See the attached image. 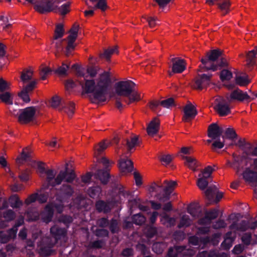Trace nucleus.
<instances>
[{"instance_id": "nucleus-1", "label": "nucleus", "mask_w": 257, "mask_h": 257, "mask_svg": "<svg viewBox=\"0 0 257 257\" xmlns=\"http://www.w3.org/2000/svg\"><path fill=\"white\" fill-rule=\"evenodd\" d=\"M80 83L84 92L89 94V97L91 102L100 104L106 101L108 87L110 83V74L105 72L102 74L96 84L93 80H86L84 75L78 72Z\"/></svg>"}, {"instance_id": "nucleus-2", "label": "nucleus", "mask_w": 257, "mask_h": 257, "mask_svg": "<svg viewBox=\"0 0 257 257\" xmlns=\"http://www.w3.org/2000/svg\"><path fill=\"white\" fill-rule=\"evenodd\" d=\"M46 182L48 185L55 186L60 184L63 181L68 183L72 182L75 178V174L73 171H60L56 176V171L54 170L49 169L45 172Z\"/></svg>"}, {"instance_id": "nucleus-3", "label": "nucleus", "mask_w": 257, "mask_h": 257, "mask_svg": "<svg viewBox=\"0 0 257 257\" xmlns=\"http://www.w3.org/2000/svg\"><path fill=\"white\" fill-rule=\"evenodd\" d=\"M201 64L199 66L198 72H204L209 70L215 71L218 69L228 65L226 58H221L218 62H214L206 55L200 59Z\"/></svg>"}, {"instance_id": "nucleus-4", "label": "nucleus", "mask_w": 257, "mask_h": 257, "mask_svg": "<svg viewBox=\"0 0 257 257\" xmlns=\"http://www.w3.org/2000/svg\"><path fill=\"white\" fill-rule=\"evenodd\" d=\"M59 3L58 0H42L40 2L36 0L34 3L32 4L34 5V9L37 12L41 14H46L56 12Z\"/></svg>"}, {"instance_id": "nucleus-5", "label": "nucleus", "mask_w": 257, "mask_h": 257, "mask_svg": "<svg viewBox=\"0 0 257 257\" xmlns=\"http://www.w3.org/2000/svg\"><path fill=\"white\" fill-rule=\"evenodd\" d=\"M55 241L50 237H43L38 245V251L40 256L47 257L54 254L55 250L53 249Z\"/></svg>"}, {"instance_id": "nucleus-6", "label": "nucleus", "mask_w": 257, "mask_h": 257, "mask_svg": "<svg viewBox=\"0 0 257 257\" xmlns=\"http://www.w3.org/2000/svg\"><path fill=\"white\" fill-rule=\"evenodd\" d=\"M232 156L233 162H231L229 160H227V165L232 168L237 173H238L245 166H247L249 159L246 154H244V153H243L242 155L233 154Z\"/></svg>"}, {"instance_id": "nucleus-7", "label": "nucleus", "mask_w": 257, "mask_h": 257, "mask_svg": "<svg viewBox=\"0 0 257 257\" xmlns=\"http://www.w3.org/2000/svg\"><path fill=\"white\" fill-rule=\"evenodd\" d=\"M135 86V83L131 80L118 82L115 85V95L125 98L127 95L133 92Z\"/></svg>"}, {"instance_id": "nucleus-8", "label": "nucleus", "mask_w": 257, "mask_h": 257, "mask_svg": "<svg viewBox=\"0 0 257 257\" xmlns=\"http://www.w3.org/2000/svg\"><path fill=\"white\" fill-rule=\"evenodd\" d=\"M79 30V26L75 24L69 32V34L67 37V45L65 51V54L67 56H70L75 49L76 45L74 42L78 36Z\"/></svg>"}, {"instance_id": "nucleus-9", "label": "nucleus", "mask_w": 257, "mask_h": 257, "mask_svg": "<svg viewBox=\"0 0 257 257\" xmlns=\"http://www.w3.org/2000/svg\"><path fill=\"white\" fill-rule=\"evenodd\" d=\"M36 109L34 107H28L19 110L18 121L22 124H26L35 119Z\"/></svg>"}, {"instance_id": "nucleus-10", "label": "nucleus", "mask_w": 257, "mask_h": 257, "mask_svg": "<svg viewBox=\"0 0 257 257\" xmlns=\"http://www.w3.org/2000/svg\"><path fill=\"white\" fill-rule=\"evenodd\" d=\"M163 184L165 185L163 189L164 193L161 195L158 193L156 195L157 199L161 202H165L169 200L170 194L177 186V182L172 180H165L164 181Z\"/></svg>"}, {"instance_id": "nucleus-11", "label": "nucleus", "mask_w": 257, "mask_h": 257, "mask_svg": "<svg viewBox=\"0 0 257 257\" xmlns=\"http://www.w3.org/2000/svg\"><path fill=\"white\" fill-rule=\"evenodd\" d=\"M55 207L59 213L62 211L63 205H54L53 204H48L41 213V218L46 223L50 222L53 215V208Z\"/></svg>"}, {"instance_id": "nucleus-12", "label": "nucleus", "mask_w": 257, "mask_h": 257, "mask_svg": "<svg viewBox=\"0 0 257 257\" xmlns=\"http://www.w3.org/2000/svg\"><path fill=\"white\" fill-rule=\"evenodd\" d=\"M37 83V80H32L29 84L24 85L21 91L18 93V96L25 102L30 101L29 95L36 87Z\"/></svg>"}, {"instance_id": "nucleus-13", "label": "nucleus", "mask_w": 257, "mask_h": 257, "mask_svg": "<svg viewBox=\"0 0 257 257\" xmlns=\"http://www.w3.org/2000/svg\"><path fill=\"white\" fill-rule=\"evenodd\" d=\"M74 193V190L70 185L64 184L56 192L57 199L64 201L69 198Z\"/></svg>"}, {"instance_id": "nucleus-14", "label": "nucleus", "mask_w": 257, "mask_h": 257, "mask_svg": "<svg viewBox=\"0 0 257 257\" xmlns=\"http://www.w3.org/2000/svg\"><path fill=\"white\" fill-rule=\"evenodd\" d=\"M211 77L212 75H199L194 80L193 87L197 90H202L206 88L210 83Z\"/></svg>"}, {"instance_id": "nucleus-15", "label": "nucleus", "mask_w": 257, "mask_h": 257, "mask_svg": "<svg viewBox=\"0 0 257 257\" xmlns=\"http://www.w3.org/2000/svg\"><path fill=\"white\" fill-rule=\"evenodd\" d=\"M172 63V71L169 72L170 76L173 73H181L186 69V62L184 59L179 57L171 59Z\"/></svg>"}, {"instance_id": "nucleus-16", "label": "nucleus", "mask_w": 257, "mask_h": 257, "mask_svg": "<svg viewBox=\"0 0 257 257\" xmlns=\"http://www.w3.org/2000/svg\"><path fill=\"white\" fill-rule=\"evenodd\" d=\"M18 229L14 227L10 229L0 231V243H6L12 239H14L17 235Z\"/></svg>"}, {"instance_id": "nucleus-17", "label": "nucleus", "mask_w": 257, "mask_h": 257, "mask_svg": "<svg viewBox=\"0 0 257 257\" xmlns=\"http://www.w3.org/2000/svg\"><path fill=\"white\" fill-rule=\"evenodd\" d=\"M183 120L187 122L194 118L197 113L195 106L188 102L183 108Z\"/></svg>"}, {"instance_id": "nucleus-18", "label": "nucleus", "mask_w": 257, "mask_h": 257, "mask_svg": "<svg viewBox=\"0 0 257 257\" xmlns=\"http://www.w3.org/2000/svg\"><path fill=\"white\" fill-rule=\"evenodd\" d=\"M226 98L228 101L231 102L234 100L242 101L250 99V97L246 92H244L239 89H236L232 91Z\"/></svg>"}, {"instance_id": "nucleus-19", "label": "nucleus", "mask_w": 257, "mask_h": 257, "mask_svg": "<svg viewBox=\"0 0 257 257\" xmlns=\"http://www.w3.org/2000/svg\"><path fill=\"white\" fill-rule=\"evenodd\" d=\"M223 131L222 127L219 126L217 123H213L208 126L207 136L212 140H215L221 136Z\"/></svg>"}, {"instance_id": "nucleus-20", "label": "nucleus", "mask_w": 257, "mask_h": 257, "mask_svg": "<svg viewBox=\"0 0 257 257\" xmlns=\"http://www.w3.org/2000/svg\"><path fill=\"white\" fill-rule=\"evenodd\" d=\"M50 232L52 236L50 238L52 239V241H55V244L59 239L64 238L66 235V230L60 227L57 225H55L51 228Z\"/></svg>"}, {"instance_id": "nucleus-21", "label": "nucleus", "mask_w": 257, "mask_h": 257, "mask_svg": "<svg viewBox=\"0 0 257 257\" xmlns=\"http://www.w3.org/2000/svg\"><path fill=\"white\" fill-rule=\"evenodd\" d=\"M160 120L155 117L148 124L147 127V132L148 135L150 137H154L157 134L160 128Z\"/></svg>"}, {"instance_id": "nucleus-22", "label": "nucleus", "mask_w": 257, "mask_h": 257, "mask_svg": "<svg viewBox=\"0 0 257 257\" xmlns=\"http://www.w3.org/2000/svg\"><path fill=\"white\" fill-rule=\"evenodd\" d=\"M242 177L245 182L254 184L257 181V172L251 170L250 168H246L242 173Z\"/></svg>"}, {"instance_id": "nucleus-23", "label": "nucleus", "mask_w": 257, "mask_h": 257, "mask_svg": "<svg viewBox=\"0 0 257 257\" xmlns=\"http://www.w3.org/2000/svg\"><path fill=\"white\" fill-rule=\"evenodd\" d=\"M256 227H257V220L252 223L249 226L247 225L246 222L245 221H242L240 223L238 224L236 223H233L230 226V228L231 230H236L239 231H245L248 228H250L252 229H254ZM255 236L257 238V234H255Z\"/></svg>"}, {"instance_id": "nucleus-24", "label": "nucleus", "mask_w": 257, "mask_h": 257, "mask_svg": "<svg viewBox=\"0 0 257 257\" xmlns=\"http://www.w3.org/2000/svg\"><path fill=\"white\" fill-rule=\"evenodd\" d=\"M218 214V210L216 209H213L207 212L206 213L205 217L199 220V223L201 225H209L212 219L217 217Z\"/></svg>"}, {"instance_id": "nucleus-25", "label": "nucleus", "mask_w": 257, "mask_h": 257, "mask_svg": "<svg viewBox=\"0 0 257 257\" xmlns=\"http://www.w3.org/2000/svg\"><path fill=\"white\" fill-rule=\"evenodd\" d=\"M119 168L121 172H130L133 169V162L127 159H121L119 162Z\"/></svg>"}, {"instance_id": "nucleus-26", "label": "nucleus", "mask_w": 257, "mask_h": 257, "mask_svg": "<svg viewBox=\"0 0 257 257\" xmlns=\"http://www.w3.org/2000/svg\"><path fill=\"white\" fill-rule=\"evenodd\" d=\"M214 108L220 116L227 115L230 113L229 106L222 102H217Z\"/></svg>"}, {"instance_id": "nucleus-27", "label": "nucleus", "mask_w": 257, "mask_h": 257, "mask_svg": "<svg viewBox=\"0 0 257 257\" xmlns=\"http://www.w3.org/2000/svg\"><path fill=\"white\" fill-rule=\"evenodd\" d=\"M189 251L184 246H176L170 248L168 253V257H176L179 255H185Z\"/></svg>"}, {"instance_id": "nucleus-28", "label": "nucleus", "mask_w": 257, "mask_h": 257, "mask_svg": "<svg viewBox=\"0 0 257 257\" xmlns=\"http://www.w3.org/2000/svg\"><path fill=\"white\" fill-rule=\"evenodd\" d=\"M182 158L185 160L184 164L190 169L195 171L196 168L199 166V163L193 157L182 156Z\"/></svg>"}, {"instance_id": "nucleus-29", "label": "nucleus", "mask_w": 257, "mask_h": 257, "mask_svg": "<svg viewBox=\"0 0 257 257\" xmlns=\"http://www.w3.org/2000/svg\"><path fill=\"white\" fill-rule=\"evenodd\" d=\"M16 217V214L11 209L5 211H0V221L9 222L14 220Z\"/></svg>"}, {"instance_id": "nucleus-30", "label": "nucleus", "mask_w": 257, "mask_h": 257, "mask_svg": "<svg viewBox=\"0 0 257 257\" xmlns=\"http://www.w3.org/2000/svg\"><path fill=\"white\" fill-rule=\"evenodd\" d=\"M235 237L234 232L232 231L227 232L225 236L224 241L221 244L222 247L225 249H229L232 246Z\"/></svg>"}, {"instance_id": "nucleus-31", "label": "nucleus", "mask_w": 257, "mask_h": 257, "mask_svg": "<svg viewBox=\"0 0 257 257\" xmlns=\"http://www.w3.org/2000/svg\"><path fill=\"white\" fill-rule=\"evenodd\" d=\"M205 55L214 62H218L223 56L222 51L219 49H214L206 52Z\"/></svg>"}, {"instance_id": "nucleus-32", "label": "nucleus", "mask_w": 257, "mask_h": 257, "mask_svg": "<svg viewBox=\"0 0 257 257\" xmlns=\"http://www.w3.org/2000/svg\"><path fill=\"white\" fill-rule=\"evenodd\" d=\"M257 55V46L255 47L254 49L246 52V57L247 61V66L248 67L252 66L255 64L254 59Z\"/></svg>"}, {"instance_id": "nucleus-33", "label": "nucleus", "mask_w": 257, "mask_h": 257, "mask_svg": "<svg viewBox=\"0 0 257 257\" xmlns=\"http://www.w3.org/2000/svg\"><path fill=\"white\" fill-rule=\"evenodd\" d=\"M217 191L218 189L215 186H209L205 191V195L210 202H212L214 200Z\"/></svg>"}, {"instance_id": "nucleus-34", "label": "nucleus", "mask_w": 257, "mask_h": 257, "mask_svg": "<svg viewBox=\"0 0 257 257\" xmlns=\"http://www.w3.org/2000/svg\"><path fill=\"white\" fill-rule=\"evenodd\" d=\"M161 223L167 227H171L175 224L176 219L173 217H170L166 213L161 214Z\"/></svg>"}, {"instance_id": "nucleus-35", "label": "nucleus", "mask_w": 257, "mask_h": 257, "mask_svg": "<svg viewBox=\"0 0 257 257\" xmlns=\"http://www.w3.org/2000/svg\"><path fill=\"white\" fill-rule=\"evenodd\" d=\"M94 175L95 178H98L103 184H106L108 181L109 175L107 170H99Z\"/></svg>"}, {"instance_id": "nucleus-36", "label": "nucleus", "mask_w": 257, "mask_h": 257, "mask_svg": "<svg viewBox=\"0 0 257 257\" xmlns=\"http://www.w3.org/2000/svg\"><path fill=\"white\" fill-rule=\"evenodd\" d=\"M96 209L99 212H108L111 208V204L106 203L103 201H98L96 203Z\"/></svg>"}, {"instance_id": "nucleus-37", "label": "nucleus", "mask_w": 257, "mask_h": 257, "mask_svg": "<svg viewBox=\"0 0 257 257\" xmlns=\"http://www.w3.org/2000/svg\"><path fill=\"white\" fill-rule=\"evenodd\" d=\"M110 143L106 141H103L100 142L94 147V155L95 157L101 154L109 145Z\"/></svg>"}, {"instance_id": "nucleus-38", "label": "nucleus", "mask_w": 257, "mask_h": 257, "mask_svg": "<svg viewBox=\"0 0 257 257\" xmlns=\"http://www.w3.org/2000/svg\"><path fill=\"white\" fill-rule=\"evenodd\" d=\"M59 110H63L68 117H71L74 113L75 104L72 102H69L67 103H65L63 107L59 108Z\"/></svg>"}, {"instance_id": "nucleus-39", "label": "nucleus", "mask_w": 257, "mask_h": 257, "mask_svg": "<svg viewBox=\"0 0 257 257\" xmlns=\"http://www.w3.org/2000/svg\"><path fill=\"white\" fill-rule=\"evenodd\" d=\"M33 71L31 69L23 70L21 73V79L23 83H26L32 79Z\"/></svg>"}, {"instance_id": "nucleus-40", "label": "nucleus", "mask_w": 257, "mask_h": 257, "mask_svg": "<svg viewBox=\"0 0 257 257\" xmlns=\"http://www.w3.org/2000/svg\"><path fill=\"white\" fill-rule=\"evenodd\" d=\"M115 53L116 54L118 53L117 46L105 50L103 54H100V57L105 58L107 61H109L111 55Z\"/></svg>"}, {"instance_id": "nucleus-41", "label": "nucleus", "mask_w": 257, "mask_h": 257, "mask_svg": "<svg viewBox=\"0 0 257 257\" xmlns=\"http://www.w3.org/2000/svg\"><path fill=\"white\" fill-rule=\"evenodd\" d=\"M0 99L6 104H13L12 95L8 91L0 92Z\"/></svg>"}, {"instance_id": "nucleus-42", "label": "nucleus", "mask_w": 257, "mask_h": 257, "mask_svg": "<svg viewBox=\"0 0 257 257\" xmlns=\"http://www.w3.org/2000/svg\"><path fill=\"white\" fill-rule=\"evenodd\" d=\"M64 33L65 30L63 25L62 24H58L56 26L53 38L55 39H60L63 37Z\"/></svg>"}, {"instance_id": "nucleus-43", "label": "nucleus", "mask_w": 257, "mask_h": 257, "mask_svg": "<svg viewBox=\"0 0 257 257\" xmlns=\"http://www.w3.org/2000/svg\"><path fill=\"white\" fill-rule=\"evenodd\" d=\"M9 202L11 206L13 208H20L22 205L23 202L20 200L17 195L12 196L9 199Z\"/></svg>"}, {"instance_id": "nucleus-44", "label": "nucleus", "mask_w": 257, "mask_h": 257, "mask_svg": "<svg viewBox=\"0 0 257 257\" xmlns=\"http://www.w3.org/2000/svg\"><path fill=\"white\" fill-rule=\"evenodd\" d=\"M31 153L32 151L29 147L24 148L21 153V156L17 159V161L19 163H21V160H27L30 157H31Z\"/></svg>"}, {"instance_id": "nucleus-45", "label": "nucleus", "mask_w": 257, "mask_h": 257, "mask_svg": "<svg viewBox=\"0 0 257 257\" xmlns=\"http://www.w3.org/2000/svg\"><path fill=\"white\" fill-rule=\"evenodd\" d=\"M127 98L128 99V103H132L134 101H138L141 99V96L140 93L138 92H134L133 90L132 92H131L129 95L125 97V98Z\"/></svg>"}, {"instance_id": "nucleus-46", "label": "nucleus", "mask_w": 257, "mask_h": 257, "mask_svg": "<svg viewBox=\"0 0 257 257\" xmlns=\"http://www.w3.org/2000/svg\"><path fill=\"white\" fill-rule=\"evenodd\" d=\"M192 220L189 218V217L187 215H184L181 217L180 223L178 227L181 228L183 227H187L191 225Z\"/></svg>"}, {"instance_id": "nucleus-47", "label": "nucleus", "mask_w": 257, "mask_h": 257, "mask_svg": "<svg viewBox=\"0 0 257 257\" xmlns=\"http://www.w3.org/2000/svg\"><path fill=\"white\" fill-rule=\"evenodd\" d=\"M250 143L248 142H246L244 139H239L237 142L236 143V145L241 148L244 154H245V152L247 151L248 149L250 148Z\"/></svg>"}, {"instance_id": "nucleus-48", "label": "nucleus", "mask_w": 257, "mask_h": 257, "mask_svg": "<svg viewBox=\"0 0 257 257\" xmlns=\"http://www.w3.org/2000/svg\"><path fill=\"white\" fill-rule=\"evenodd\" d=\"M249 82L250 81L247 75L244 76H238L235 78L236 84L240 86H246L249 83Z\"/></svg>"}, {"instance_id": "nucleus-49", "label": "nucleus", "mask_w": 257, "mask_h": 257, "mask_svg": "<svg viewBox=\"0 0 257 257\" xmlns=\"http://www.w3.org/2000/svg\"><path fill=\"white\" fill-rule=\"evenodd\" d=\"M62 101V99L58 95L53 96L50 101V105L54 108H58L60 105Z\"/></svg>"}, {"instance_id": "nucleus-50", "label": "nucleus", "mask_w": 257, "mask_h": 257, "mask_svg": "<svg viewBox=\"0 0 257 257\" xmlns=\"http://www.w3.org/2000/svg\"><path fill=\"white\" fill-rule=\"evenodd\" d=\"M50 72H51V70L49 67L46 66H42L40 69L41 79L45 80Z\"/></svg>"}, {"instance_id": "nucleus-51", "label": "nucleus", "mask_w": 257, "mask_h": 257, "mask_svg": "<svg viewBox=\"0 0 257 257\" xmlns=\"http://www.w3.org/2000/svg\"><path fill=\"white\" fill-rule=\"evenodd\" d=\"M138 141V138L137 136L132 137L131 138L130 140H127L126 146L128 151L131 152V150L137 145Z\"/></svg>"}, {"instance_id": "nucleus-52", "label": "nucleus", "mask_w": 257, "mask_h": 257, "mask_svg": "<svg viewBox=\"0 0 257 257\" xmlns=\"http://www.w3.org/2000/svg\"><path fill=\"white\" fill-rule=\"evenodd\" d=\"M142 18L147 20L149 26L150 28H154L158 25L159 20L156 17H148L142 16Z\"/></svg>"}, {"instance_id": "nucleus-53", "label": "nucleus", "mask_w": 257, "mask_h": 257, "mask_svg": "<svg viewBox=\"0 0 257 257\" xmlns=\"http://www.w3.org/2000/svg\"><path fill=\"white\" fill-rule=\"evenodd\" d=\"M214 170L212 167L208 166L206 167L204 170L201 171V173H200L198 176L199 177H203L204 178H208L210 177L212 172Z\"/></svg>"}, {"instance_id": "nucleus-54", "label": "nucleus", "mask_w": 257, "mask_h": 257, "mask_svg": "<svg viewBox=\"0 0 257 257\" xmlns=\"http://www.w3.org/2000/svg\"><path fill=\"white\" fill-rule=\"evenodd\" d=\"M208 182L206 180V178L203 177H199L197 182V185L201 190H204L208 186Z\"/></svg>"}, {"instance_id": "nucleus-55", "label": "nucleus", "mask_w": 257, "mask_h": 257, "mask_svg": "<svg viewBox=\"0 0 257 257\" xmlns=\"http://www.w3.org/2000/svg\"><path fill=\"white\" fill-rule=\"evenodd\" d=\"M100 192L101 188L99 186L90 188L88 190V194L92 198L98 196Z\"/></svg>"}, {"instance_id": "nucleus-56", "label": "nucleus", "mask_w": 257, "mask_h": 257, "mask_svg": "<svg viewBox=\"0 0 257 257\" xmlns=\"http://www.w3.org/2000/svg\"><path fill=\"white\" fill-rule=\"evenodd\" d=\"M232 77V73L228 70L223 69L220 74V78L222 81L229 80Z\"/></svg>"}, {"instance_id": "nucleus-57", "label": "nucleus", "mask_w": 257, "mask_h": 257, "mask_svg": "<svg viewBox=\"0 0 257 257\" xmlns=\"http://www.w3.org/2000/svg\"><path fill=\"white\" fill-rule=\"evenodd\" d=\"M145 221L146 218L140 213L134 215L133 218V222L138 225L142 224L145 222Z\"/></svg>"}, {"instance_id": "nucleus-58", "label": "nucleus", "mask_w": 257, "mask_h": 257, "mask_svg": "<svg viewBox=\"0 0 257 257\" xmlns=\"http://www.w3.org/2000/svg\"><path fill=\"white\" fill-rule=\"evenodd\" d=\"M160 105L163 107L169 108L175 105L174 100L173 98H169L160 101Z\"/></svg>"}, {"instance_id": "nucleus-59", "label": "nucleus", "mask_w": 257, "mask_h": 257, "mask_svg": "<svg viewBox=\"0 0 257 257\" xmlns=\"http://www.w3.org/2000/svg\"><path fill=\"white\" fill-rule=\"evenodd\" d=\"M10 83L3 78H0V92L8 91L10 88Z\"/></svg>"}, {"instance_id": "nucleus-60", "label": "nucleus", "mask_w": 257, "mask_h": 257, "mask_svg": "<svg viewBox=\"0 0 257 257\" xmlns=\"http://www.w3.org/2000/svg\"><path fill=\"white\" fill-rule=\"evenodd\" d=\"M69 7L70 3H69L63 5L60 8H58V6L56 12L59 13L61 15H65L70 11Z\"/></svg>"}, {"instance_id": "nucleus-61", "label": "nucleus", "mask_w": 257, "mask_h": 257, "mask_svg": "<svg viewBox=\"0 0 257 257\" xmlns=\"http://www.w3.org/2000/svg\"><path fill=\"white\" fill-rule=\"evenodd\" d=\"M68 68V65L63 63L62 66H60L57 70H56L55 72L59 75H65L67 74Z\"/></svg>"}, {"instance_id": "nucleus-62", "label": "nucleus", "mask_w": 257, "mask_h": 257, "mask_svg": "<svg viewBox=\"0 0 257 257\" xmlns=\"http://www.w3.org/2000/svg\"><path fill=\"white\" fill-rule=\"evenodd\" d=\"M230 3L228 0L224 1L222 4H218V7L222 11L224 12V14L228 13Z\"/></svg>"}, {"instance_id": "nucleus-63", "label": "nucleus", "mask_w": 257, "mask_h": 257, "mask_svg": "<svg viewBox=\"0 0 257 257\" xmlns=\"http://www.w3.org/2000/svg\"><path fill=\"white\" fill-rule=\"evenodd\" d=\"M145 233L148 237H153L157 233V228L154 227L149 226L145 229Z\"/></svg>"}, {"instance_id": "nucleus-64", "label": "nucleus", "mask_w": 257, "mask_h": 257, "mask_svg": "<svg viewBox=\"0 0 257 257\" xmlns=\"http://www.w3.org/2000/svg\"><path fill=\"white\" fill-rule=\"evenodd\" d=\"M245 154H246L249 158L250 156H257V146L253 147L250 144L249 149L245 152Z\"/></svg>"}]
</instances>
